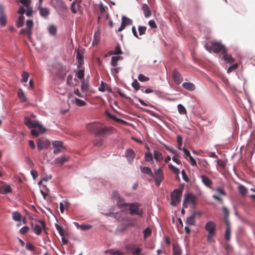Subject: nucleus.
I'll return each instance as SVG.
<instances>
[{"instance_id":"f8f14e48","label":"nucleus","mask_w":255,"mask_h":255,"mask_svg":"<svg viewBox=\"0 0 255 255\" xmlns=\"http://www.w3.org/2000/svg\"><path fill=\"white\" fill-rule=\"evenodd\" d=\"M172 77L174 82L177 84H180L183 81V78H182L180 73L176 70H173L172 72Z\"/></svg>"},{"instance_id":"13d9d810","label":"nucleus","mask_w":255,"mask_h":255,"mask_svg":"<svg viewBox=\"0 0 255 255\" xmlns=\"http://www.w3.org/2000/svg\"><path fill=\"white\" fill-rule=\"evenodd\" d=\"M89 87L88 84L85 81H82L81 89L82 91H86L88 90Z\"/></svg>"},{"instance_id":"412c9836","label":"nucleus","mask_w":255,"mask_h":255,"mask_svg":"<svg viewBox=\"0 0 255 255\" xmlns=\"http://www.w3.org/2000/svg\"><path fill=\"white\" fill-rule=\"evenodd\" d=\"M128 250L131 252L133 255H140L142 250L140 248H136L133 245L128 248Z\"/></svg>"},{"instance_id":"4c0bfd02","label":"nucleus","mask_w":255,"mask_h":255,"mask_svg":"<svg viewBox=\"0 0 255 255\" xmlns=\"http://www.w3.org/2000/svg\"><path fill=\"white\" fill-rule=\"evenodd\" d=\"M24 22V17L20 15L18 17L17 20L16 21V25L18 27L22 26Z\"/></svg>"},{"instance_id":"4be33fe9","label":"nucleus","mask_w":255,"mask_h":255,"mask_svg":"<svg viewBox=\"0 0 255 255\" xmlns=\"http://www.w3.org/2000/svg\"><path fill=\"white\" fill-rule=\"evenodd\" d=\"M126 155L128 160L129 162H131L135 156V153L133 150L131 149H128L127 150L126 152Z\"/></svg>"},{"instance_id":"39448f33","label":"nucleus","mask_w":255,"mask_h":255,"mask_svg":"<svg viewBox=\"0 0 255 255\" xmlns=\"http://www.w3.org/2000/svg\"><path fill=\"white\" fill-rule=\"evenodd\" d=\"M182 190L178 189H175L171 193V203L173 206H176L179 203L182 196Z\"/></svg>"},{"instance_id":"6e6552de","label":"nucleus","mask_w":255,"mask_h":255,"mask_svg":"<svg viewBox=\"0 0 255 255\" xmlns=\"http://www.w3.org/2000/svg\"><path fill=\"white\" fill-rule=\"evenodd\" d=\"M154 179L155 184L156 186H159L164 179V175L161 168H159L154 171L153 176H151Z\"/></svg>"},{"instance_id":"4d7b16f0","label":"nucleus","mask_w":255,"mask_h":255,"mask_svg":"<svg viewBox=\"0 0 255 255\" xmlns=\"http://www.w3.org/2000/svg\"><path fill=\"white\" fill-rule=\"evenodd\" d=\"M144 234V238H147L151 234V230L149 228H146L143 231Z\"/></svg>"},{"instance_id":"c756f323","label":"nucleus","mask_w":255,"mask_h":255,"mask_svg":"<svg viewBox=\"0 0 255 255\" xmlns=\"http://www.w3.org/2000/svg\"><path fill=\"white\" fill-rule=\"evenodd\" d=\"M17 96L21 102H24L26 101V98L25 96L24 92L22 89H20L18 90L17 92Z\"/></svg>"},{"instance_id":"de8ad7c7","label":"nucleus","mask_w":255,"mask_h":255,"mask_svg":"<svg viewBox=\"0 0 255 255\" xmlns=\"http://www.w3.org/2000/svg\"><path fill=\"white\" fill-rule=\"evenodd\" d=\"M52 144L55 147H64L63 142L61 141L55 140L52 142Z\"/></svg>"},{"instance_id":"0e129e2a","label":"nucleus","mask_w":255,"mask_h":255,"mask_svg":"<svg viewBox=\"0 0 255 255\" xmlns=\"http://www.w3.org/2000/svg\"><path fill=\"white\" fill-rule=\"evenodd\" d=\"M25 248L27 250L30 251H33L35 250V247L34 246H33L31 243H28L26 244Z\"/></svg>"},{"instance_id":"a211bd4d","label":"nucleus","mask_w":255,"mask_h":255,"mask_svg":"<svg viewBox=\"0 0 255 255\" xmlns=\"http://www.w3.org/2000/svg\"><path fill=\"white\" fill-rule=\"evenodd\" d=\"M76 59L78 61L79 66H81L84 64V56L82 50H78L76 55Z\"/></svg>"},{"instance_id":"052dcab7","label":"nucleus","mask_w":255,"mask_h":255,"mask_svg":"<svg viewBox=\"0 0 255 255\" xmlns=\"http://www.w3.org/2000/svg\"><path fill=\"white\" fill-rule=\"evenodd\" d=\"M29 74L27 72H24L22 74V81L26 82L28 80Z\"/></svg>"},{"instance_id":"ddd939ff","label":"nucleus","mask_w":255,"mask_h":255,"mask_svg":"<svg viewBox=\"0 0 255 255\" xmlns=\"http://www.w3.org/2000/svg\"><path fill=\"white\" fill-rule=\"evenodd\" d=\"M70 157L68 156L63 155L56 158L54 162L55 164L62 165L69 160Z\"/></svg>"},{"instance_id":"393cba45","label":"nucleus","mask_w":255,"mask_h":255,"mask_svg":"<svg viewBox=\"0 0 255 255\" xmlns=\"http://www.w3.org/2000/svg\"><path fill=\"white\" fill-rule=\"evenodd\" d=\"M123 59V57L120 56H113L111 59V64L113 67L118 66V62Z\"/></svg>"},{"instance_id":"c9c22d12","label":"nucleus","mask_w":255,"mask_h":255,"mask_svg":"<svg viewBox=\"0 0 255 255\" xmlns=\"http://www.w3.org/2000/svg\"><path fill=\"white\" fill-rule=\"evenodd\" d=\"M48 32L50 35L55 36L57 33V28L54 25H50L48 27Z\"/></svg>"},{"instance_id":"423d86ee","label":"nucleus","mask_w":255,"mask_h":255,"mask_svg":"<svg viewBox=\"0 0 255 255\" xmlns=\"http://www.w3.org/2000/svg\"><path fill=\"white\" fill-rule=\"evenodd\" d=\"M139 204L137 203H130L128 205L129 214L131 215H136L141 217L143 214V211L139 208Z\"/></svg>"},{"instance_id":"5701e85b","label":"nucleus","mask_w":255,"mask_h":255,"mask_svg":"<svg viewBox=\"0 0 255 255\" xmlns=\"http://www.w3.org/2000/svg\"><path fill=\"white\" fill-rule=\"evenodd\" d=\"M142 9L145 17H149L151 14V11L147 4H143L142 6Z\"/></svg>"},{"instance_id":"680f3d73","label":"nucleus","mask_w":255,"mask_h":255,"mask_svg":"<svg viewBox=\"0 0 255 255\" xmlns=\"http://www.w3.org/2000/svg\"><path fill=\"white\" fill-rule=\"evenodd\" d=\"M217 163L218 165L219 166H220L221 167H222V168H224L225 167L226 163L223 160L218 159L217 161Z\"/></svg>"},{"instance_id":"20e7f679","label":"nucleus","mask_w":255,"mask_h":255,"mask_svg":"<svg viewBox=\"0 0 255 255\" xmlns=\"http://www.w3.org/2000/svg\"><path fill=\"white\" fill-rule=\"evenodd\" d=\"M205 229L208 233L207 240L209 242H212L215 235L216 224L213 221H209L205 225Z\"/></svg>"},{"instance_id":"6ab92c4d","label":"nucleus","mask_w":255,"mask_h":255,"mask_svg":"<svg viewBox=\"0 0 255 255\" xmlns=\"http://www.w3.org/2000/svg\"><path fill=\"white\" fill-rule=\"evenodd\" d=\"M173 250L172 254L173 255H181L182 254V250L179 245L177 243H173L172 244Z\"/></svg>"},{"instance_id":"2f4dec72","label":"nucleus","mask_w":255,"mask_h":255,"mask_svg":"<svg viewBox=\"0 0 255 255\" xmlns=\"http://www.w3.org/2000/svg\"><path fill=\"white\" fill-rule=\"evenodd\" d=\"M196 219L195 217L191 215L190 217H188L186 221V223L188 225L194 226L195 225Z\"/></svg>"},{"instance_id":"69168bd1","label":"nucleus","mask_w":255,"mask_h":255,"mask_svg":"<svg viewBox=\"0 0 255 255\" xmlns=\"http://www.w3.org/2000/svg\"><path fill=\"white\" fill-rule=\"evenodd\" d=\"M26 25L28 29L31 30V28L33 26V22L31 20H27L26 22Z\"/></svg>"},{"instance_id":"a19ab883","label":"nucleus","mask_w":255,"mask_h":255,"mask_svg":"<svg viewBox=\"0 0 255 255\" xmlns=\"http://www.w3.org/2000/svg\"><path fill=\"white\" fill-rule=\"evenodd\" d=\"M177 108H178V112L180 114H182V115L186 114V113H187L186 110L185 109V108L182 105H181V104L178 105Z\"/></svg>"},{"instance_id":"dca6fc26","label":"nucleus","mask_w":255,"mask_h":255,"mask_svg":"<svg viewBox=\"0 0 255 255\" xmlns=\"http://www.w3.org/2000/svg\"><path fill=\"white\" fill-rule=\"evenodd\" d=\"M101 39V33L99 30H97L94 33V39L92 42L93 46L97 45L100 42Z\"/></svg>"},{"instance_id":"3c124183","label":"nucleus","mask_w":255,"mask_h":255,"mask_svg":"<svg viewBox=\"0 0 255 255\" xmlns=\"http://www.w3.org/2000/svg\"><path fill=\"white\" fill-rule=\"evenodd\" d=\"M138 30L139 35H142L145 33L146 27L143 26H139L138 27Z\"/></svg>"},{"instance_id":"473e14b6","label":"nucleus","mask_w":255,"mask_h":255,"mask_svg":"<svg viewBox=\"0 0 255 255\" xmlns=\"http://www.w3.org/2000/svg\"><path fill=\"white\" fill-rule=\"evenodd\" d=\"M153 154H154V158L157 161H160L162 160L163 156H162V153L160 152L155 150H154Z\"/></svg>"},{"instance_id":"72a5a7b5","label":"nucleus","mask_w":255,"mask_h":255,"mask_svg":"<svg viewBox=\"0 0 255 255\" xmlns=\"http://www.w3.org/2000/svg\"><path fill=\"white\" fill-rule=\"evenodd\" d=\"M80 7V4L79 3H76L75 2H73L71 6V10L73 13H77L78 10H79Z\"/></svg>"},{"instance_id":"c85d7f7f","label":"nucleus","mask_w":255,"mask_h":255,"mask_svg":"<svg viewBox=\"0 0 255 255\" xmlns=\"http://www.w3.org/2000/svg\"><path fill=\"white\" fill-rule=\"evenodd\" d=\"M227 226V229L225 234V239L226 241H228L231 239V228L230 223L226 224Z\"/></svg>"},{"instance_id":"4468645a","label":"nucleus","mask_w":255,"mask_h":255,"mask_svg":"<svg viewBox=\"0 0 255 255\" xmlns=\"http://www.w3.org/2000/svg\"><path fill=\"white\" fill-rule=\"evenodd\" d=\"M49 141L47 140L38 139L37 143L38 150H42L44 148H47L49 146Z\"/></svg>"},{"instance_id":"f704fd0d","label":"nucleus","mask_w":255,"mask_h":255,"mask_svg":"<svg viewBox=\"0 0 255 255\" xmlns=\"http://www.w3.org/2000/svg\"><path fill=\"white\" fill-rule=\"evenodd\" d=\"M222 209H223V214L224 215L225 222L226 224L229 223V212L228 209L225 206L223 207Z\"/></svg>"},{"instance_id":"9b49d317","label":"nucleus","mask_w":255,"mask_h":255,"mask_svg":"<svg viewBox=\"0 0 255 255\" xmlns=\"http://www.w3.org/2000/svg\"><path fill=\"white\" fill-rule=\"evenodd\" d=\"M132 24V21L130 18L123 16L122 17V23L118 29V31L121 32L127 26L130 25Z\"/></svg>"},{"instance_id":"e433bc0d","label":"nucleus","mask_w":255,"mask_h":255,"mask_svg":"<svg viewBox=\"0 0 255 255\" xmlns=\"http://www.w3.org/2000/svg\"><path fill=\"white\" fill-rule=\"evenodd\" d=\"M12 219L15 221H20L21 220V214L16 211L13 212L12 215Z\"/></svg>"},{"instance_id":"774afa93","label":"nucleus","mask_w":255,"mask_h":255,"mask_svg":"<svg viewBox=\"0 0 255 255\" xmlns=\"http://www.w3.org/2000/svg\"><path fill=\"white\" fill-rule=\"evenodd\" d=\"M216 191L219 194H220L223 196L226 195V192H225V191L223 188L218 187L216 189Z\"/></svg>"},{"instance_id":"bb28decb","label":"nucleus","mask_w":255,"mask_h":255,"mask_svg":"<svg viewBox=\"0 0 255 255\" xmlns=\"http://www.w3.org/2000/svg\"><path fill=\"white\" fill-rule=\"evenodd\" d=\"M223 55L224 60L228 63H233L234 61V59L232 57L231 55L227 54V49L225 50V53L222 54Z\"/></svg>"},{"instance_id":"8fccbe9b","label":"nucleus","mask_w":255,"mask_h":255,"mask_svg":"<svg viewBox=\"0 0 255 255\" xmlns=\"http://www.w3.org/2000/svg\"><path fill=\"white\" fill-rule=\"evenodd\" d=\"M138 79L141 82H146L148 81L149 78L142 74H140L138 76Z\"/></svg>"},{"instance_id":"e2e57ef3","label":"nucleus","mask_w":255,"mask_h":255,"mask_svg":"<svg viewBox=\"0 0 255 255\" xmlns=\"http://www.w3.org/2000/svg\"><path fill=\"white\" fill-rule=\"evenodd\" d=\"M179 155L177 154H175L174 155L173 157H172V160L176 162L177 164H180L181 163V161L180 160H179Z\"/></svg>"},{"instance_id":"0eeeda50","label":"nucleus","mask_w":255,"mask_h":255,"mask_svg":"<svg viewBox=\"0 0 255 255\" xmlns=\"http://www.w3.org/2000/svg\"><path fill=\"white\" fill-rule=\"evenodd\" d=\"M112 197L114 199L116 200L117 205L120 209L124 210L127 207H128L129 204L128 203H125L124 198L121 197L119 196V193L116 191L113 192Z\"/></svg>"},{"instance_id":"49530a36","label":"nucleus","mask_w":255,"mask_h":255,"mask_svg":"<svg viewBox=\"0 0 255 255\" xmlns=\"http://www.w3.org/2000/svg\"><path fill=\"white\" fill-rule=\"evenodd\" d=\"M177 148L179 150H181L182 149L181 148L182 143V138L181 136H180V135L177 136Z\"/></svg>"},{"instance_id":"bf43d9fd","label":"nucleus","mask_w":255,"mask_h":255,"mask_svg":"<svg viewBox=\"0 0 255 255\" xmlns=\"http://www.w3.org/2000/svg\"><path fill=\"white\" fill-rule=\"evenodd\" d=\"M29 230V228L27 226H24L21 229H20L19 232L22 234L24 235L26 234Z\"/></svg>"},{"instance_id":"f257e3e1","label":"nucleus","mask_w":255,"mask_h":255,"mask_svg":"<svg viewBox=\"0 0 255 255\" xmlns=\"http://www.w3.org/2000/svg\"><path fill=\"white\" fill-rule=\"evenodd\" d=\"M86 129L97 136L106 137L111 134L115 129L112 127H106L99 122L91 123L86 125Z\"/></svg>"},{"instance_id":"37998d69","label":"nucleus","mask_w":255,"mask_h":255,"mask_svg":"<svg viewBox=\"0 0 255 255\" xmlns=\"http://www.w3.org/2000/svg\"><path fill=\"white\" fill-rule=\"evenodd\" d=\"M6 23V17L5 14L0 15V24L1 26H3Z\"/></svg>"},{"instance_id":"f3484780","label":"nucleus","mask_w":255,"mask_h":255,"mask_svg":"<svg viewBox=\"0 0 255 255\" xmlns=\"http://www.w3.org/2000/svg\"><path fill=\"white\" fill-rule=\"evenodd\" d=\"M11 192L10 186L4 183L2 186L0 187V193L2 194H6Z\"/></svg>"},{"instance_id":"a878e982","label":"nucleus","mask_w":255,"mask_h":255,"mask_svg":"<svg viewBox=\"0 0 255 255\" xmlns=\"http://www.w3.org/2000/svg\"><path fill=\"white\" fill-rule=\"evenodd\" d=\"M140 171L143 173L147 174L150 176H153V172H152L151 169L148 167L140 166Z\"/></svg>"},{"instance_id":"7ed1b4c3","label":"nucleus","mask_w":255,"mask_h":255,"mask_svg":"<svg viewBox=\"0 0 255 255\" xmlns=\"http://www.w3.org/2000/svg\"><path fill=\"white\" fill-rule=\"evenodd\" d=\"M205 47L207 50L211 52V51L214 53H218L222 52V53H225L226 48L224 45L222 44L220 42H211L210 43H207L205 45Z\"/></svg>"},{"instance_id":"a18cd8bd","label":"nucleus","mask_w":255,"mask_h":255,"mask_svg":"<svg viewBox=\"0 0 255 255\" xmlns=\"http://www.w3.org/2000/svg\"><path fill=\"white\" fill-rule=\"evenodd\" d=\"M115 55L122 54L123 53L121 49V46L119 44H118L115 48V50L113 51Z\"/></svg>"},{"instance_id":"ea45409f","label":"nucleus","mask_w":255,"mask_h":255,"mask_svg":"<svg viewBox=\"0 0 255 255\" xmlns=\"http://www.w3.org/2000/svg\"><path fill=\"white\" fill-rule=\"evenodd\" d=\"M144 160L146 162L153 161L152 154L150 152H146L145 153Z\"/></svg>"},{"instance_id":"338daca9","label":"nucleus","mask_w":255,"mask_h":255,"mask_svg":"<svg viewBox=\"0 0 255 255\" xmlns=\"http://www.w3.org/2000/svg\"><path fill=\"white\" fill-rule=\"evenodd\" d=\"M19 2L24 5L25 7L29 6L30 3V0H19Z\"/></svg>"},{"instance_id":"1a4fd4ad","label":"nucleus","mask_w":255,"mask_h":255,"mask_svg":"<svg viewBox=\"0 0 255 255\" xmlns=\"http://www.w3.org/2000/svg\"><path fill=\"white\" fill-rule=\"evenodd\" d=\"M68 99L72 104H75L78 106L82 107L86 105V103L84 101L74 97L72 93L69 94Z\"/></svg>"},{"instance_id":"5fc2aeb1","label":"nucleus","mask_w":255,"mask_h":255,"mask_svg":"<svg viewBox=\"0 0 255 255\" xmlns=\"http://www.w3.org/2000/svg\"><path fill=\"white\" fill-rule=\"evenodd\" d=\"M107 253H108L110 254L113 255H122V253L120 252V251H115L112 249L109 250L108 251H107Z\"/></svg>"},{"instance_id":"cd10ccee","label":"nucleus","mask_w":255,"mask_h":255,"mask_svg":"<svg viewBox=\"0 0 255 255\" xmlns=\"http://www.w3.org/2000/svg\"><path fill=\"white\" fill-rule=\"evenodd\" d=\"M183 88L189 91H194L195 89V85L190 82H184L182 84Z\"/></svg>"},{"instance_id":"f03ea898","label":"nucleus","mask_w":255,"mask_h":255,"mask_svg":"<svg viewBox=\"0 0 255 255\" xmlns=\"http://www.w3.org/2000/svg\"><path fill=\"white\" fill-rule=\"evenodd\" d=\"M23 120L25 125L29 128H32L30 133L33 136L38 137L40 133L46 132V128L38 121L32 120L28 117H24Z\"/></svg>"},{"instance_id":"58836bf2","label":"nucleus","mask_w":255,"mask_h":255,"mask_svg":"<svg viewBox=\"0 0 255 255\" xmlns=\"http://www.w3.org/2000/svg\"><path fill=\"white\" fill-rule=\"evenodd\" d=\"M20 33L23 35H26L28 36V38L30 39L31 34V30L29 29H21L20 31Z\"/></svg>"},{"instance_id":"aec40b11","label":"nucleus","mask_w":255,"mask_h":255,"mask_svg":"<svg viewBox=\"0 0 255 255\" xmlns=\"http://www.w3.org/2000/svg\"><path fill=\"white\" fill-rule=\"evenodd\" d=\"M202 182L207 187L211 188L212 181L206 175H202L201 176Z\"/></svg>"},{"instance_id":"79ce46f5","label":"nucleus","mask_w":255,"mask_h":255,"mask_svg":"<svg viewBox=\"0 0 255 255\" xmlns=\"http://www.w3.org/2000/svg\"><path fill=\"white\" fill-rule=\"evenodd\" d=\"M238 190L240 194L243 196L245 195L247 193V189L243 185H240L238 187Z\"/></svg>"},{"instance_id":"c03bdc74","label":"nucleus","mask_w":255,"mask_h":255,"mask_svg":"<svg viewBox=\"0 0 255 255\" xmlns=\"http://www.w3.org/2000/svg\"><path fill=\"white\" fill-rule=\"evenodd\" d=\"M95 146H100L103 144V139L101 138L95 139L93 141Z\"/></svg>"},{"instance_id":"864d4df0","label":"nucleus","mask_w":255,"mask_h":255,"mask_svg":"<svg viewBox=\"0 0 255 255\" xmlns=\"http://www.w3.org/2000/svg\"><path fill=\"white\" fill-rule=\"evenodd\" d=\"M131 85L132 87L136 90H138L140 89V84L136 80H134Z\"/></svg>"},{"instance_id":"603ef678","label":"nucleus","mask_w":255,"mask_h":255,"mask_svg":"<svg viewBox=\"0 0 255 255\" xmlns=\"http://www.w3.org/2000/svg\"><path fill=\"white\" fill-rule=\"evenodd\" d=\"M76 76L80 79H82L84 77V71L83 70H79L76 73Z\"/></svg>"},{"instance_id":"6e6d98bb","label":"nucleus","mask_w":255,"mask_h":255,"mask_svg":"<svg viewBox=\"0 0 255 255\" xmlns=\"http://www.w3.org/2000/svg\"><path fill=\"white\" fill-rule=\"evenodd\" d=\"M106 86L107 84L102 81L101 85L99 86L98 88V89L100 91L104 92L106 91Z\"/></svg>"},{"instance_id":"2eb2a0df","label":"nucleus","mask_w":255,"mask_h":255,"mask_svg":"<svg viewBox=\"0 0 255 255\" xmlns=\"http://www.w3.org/2000/svg\"><path fill=\"white\" fill-rule=\"evenodd\" d=\"M38 9L39 11L40 15L44 18H46L50 14L49 9L47 7H43L41 5H39Z\"/></svg>"},{"instance_id":"9d476101","label":"nucleus","mask_w":255,"mask_h":255,"mask_svg":"<svg viewBox=\"0 0 255 255\" xmlns=\"http://www.w3.org/2000/svg\"><path fill=\"white\" fill-rule=\"evenodd\" d=\"M45 223L43 221H39V224H35L33 227V232L37 235H39L43 229L44 232L46 233V231L45 230Z\"/></svg>"},{"instance_id":"09e8293b","label":"nucleus","mask_w":255,"mask_h":255,"mask_svg":"<svg viewBox=\"0 0 255 255\" xmlns=\"http://www.w3.org/2000/svg\"><path fill=\"white\" fill-rule=\"evenodd\" d=\"M55 226H56V228L57 230L58 231L59 234L62 237L64 236V230H63L62 227L58 224H56Z\"/></svg>"},{"instance_id":"7c9ffc66","label":"nucleus","mask_w":255,"mask_h":255,"mask_svg":"<svg viewBox=\"0 0 255 255\" xmlns=\"http://www.w3.org/2000/svg\"><path fill=\"white\" fill-rule=\"evenodd\" d=\"M74 223L77 227L78 228H79L83 231L88 230L92 228V226L90 225L82 224L80 225L78 223L74 222Z\"/></svg>"},{"instance_id":"b1692460","label":"nucleus","mask_w":255,"mask_h":255,"mask_svg":"<svg viewBox=\"0 0 255 255\" xmlns=\"http://www.w3.org/2000/svg\"><path fill=\"white\" fill-rule=\"evenodd\" d=\"M196 196L191 193L188 194L185 197V201L190 202L193 205L196 204Z\"/></svg>"}]
</instances>
